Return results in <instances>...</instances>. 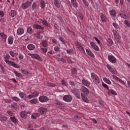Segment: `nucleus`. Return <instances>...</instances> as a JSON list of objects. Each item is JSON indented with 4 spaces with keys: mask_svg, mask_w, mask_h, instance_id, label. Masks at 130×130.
<instances>
[{
    "mask_svg": "<svg viewBox=\"0 0 130 130\" xmlns=\"http://www.w3.org/2000/svg\"><path fill=\"white\" fill-rule=\"evenodd\" d=\"M94 38L96 42H98V44H101V42H100V40H99L97 37H94Z\"/></svg>",
    "mask_w": 130,
    "mask_h": 130,
    "instance_id": "nucleus-62",
    "label": "nucleus"
},
{
    "mask_svg": "<svg viewBox=\"0 0 130 130\" xmlns=\"http://www.w3.org/2000/svg\"><path fill=\"white\" fill-rule=\"evenodd\" d=\"M112 33L114 35V38L116 39H120V38H121L120 37V36H119V34L117 31H116V30L113 29L112 30Z\"/></svg>",
    "mask_w": 130,
    "mask_h": 130,
    "instance_id": "nucleus-13",
    "label": "nucleus"
},
{
    "mask_svg": "<svg viewBox=\"0 0 130 130\" xmlns=\"http://www.w3.org/2000/svg\"><path fill=\"white\" fill-rule=\"evenodd\" d=\"M3 102H5L6 103H10V102H12V101L10 99H3L2 100Z\"/></svg>",
    "mask_w": 130,
    "mask_h": 130,
    "instance_id": "nucleus-51",
    "label": "nucleus"
},
{
    "mask_svg": "<svg viewBox=\"0 0 130 130\" xmlns=\"http://www.w3.org/2000/svg\"><path fill=\"white\" fill-rule=\"evenodd\" d=\"M91 79L94 83V84H99L100 83V80H99V77L95 75V73H91Z\"/></svg>",
    "mask_w": 130,
    "mask_h": 130,
    "instance_id": "nucleus-2",
    "label": "nucleus"
},
{
    "mask_svg": "<svg viewBox=\"0 0 130 130\" xmlns=\"http://www.w3.org/2000/svg\"><path fill=\"white\" fill-rule=\"evenodd\" d=\"M103 80L106 83L108 84V85H111V81L109 80V79H107L106 77L103 78Z\"/></svg>",
    "mask_w": 130,
    "mask_h": 130,
    "instance_id": "nucleus-37",
    "label": "nucleus"
},
{
    "mask_svg": "<svg viewBox=\"0 0 130 130\" xmlns=\"http://www.w3.org/2000/svg\"><path fill=\"white\" fill-rule=\"evenodd\" d=\"M19 96L20 98H22V99H24V100H27L28 99V97H27L26 93L24 92L19 93Z\"/></svg>",
    "mask_w": 130,
    "mask_h": 130,
    "instance_id": "nucleus-20",
    "label": "nucleus"
},
{
    "mask_svg": "<svg viewBox=\"0 0 130 130\" xmlns=\"http://www.w3.org/2000/svg\"><path fill=\"white\" fill-rule=\"evenodd\" d=\"M8 118L5 115H0V120L1 121H7Z\"/></svg>",
    "mask_w": 130,
    "mask_h": 130,
    "instance_id": "nucleus-29",
    "label": "nucleus"
},
{
    "mask_svg": "<svg viewBox=\"0 0 130 130\" xmlns=\"http://www.w3.org/2000/svg\"><path fill=\"white\" fill-rule=\"evenodd\" d=\"M20 116L22 118H26V117H27V114L26 113V112L25 111H22L20 113Z\"/></svg>",
    "mask_w": 130,
    "mask_h": 130,
    "instance_id": "nucleus-31",
    "label": "nucleus"
},
{
    "mask_svg": "<svg viewBox=\"0 0 130 130\" xmlns=\"http://www.w3.org/2000/svg\"><path fill=\"white\" fill-rule=\"evenodd\" d=\"M8 42L9 44L12 45L14 42V38L13 37H9L8 39Z\"/></svg>",
    "mask_w": 130,
    "mask_h": 130,
    "instance_id": "nucleus-28",
    "label": "nucleus"
},
{
    "mask_svg": "<svg viewBox=\"0 0 130 130\" xmlns=\"http://www.w3.org/2000/svg\"><path fill=\"white\" fill-rule=\"evenodd\" d=\"M10 120L13 122V123H15V124H16L18 123V119H17V118L15 117V116L10 117Z\"/></svg>",
    "mask_w": 130,
    "mask_h": 130,
    "instance_id": "nucleus-23",
    "label": "nucleus"
},
{
    "mask_svg": "<svg viewBox=\"0 0 130 130\" xmlns=\"http://www.w3.org/2000/svg\"><path fill=\"white\" fill-rule=\"evenodd\" d=\"M81 96L83 101L86 103H89V99H88V98L87 97V96L89 95V89L86 87L83 86L81 88Z\"/></svg>",
    "mask_w": 130,
    "mask_h": 130,
    "instance_id": "nucleus-1",
    "label": "nucleus"
},
{
    "mask_svg": "<svg viewBox=\"0 0 130 130\" xmlns=\"http://www.w3.org/2000/svg\"><path fill=\"white\" fill-rule=\"evenodd\" d=\"M39 112L41 114H45L47 112V109L45 108L40 107L39 109Z\"/></svg>",
    "mask_w": 130,
    "mask_h": 130,
    "instance_id": "nucleus-14",
    "label": "nucleus"
},
{
    "mask_svg": "<svg viewBox=\"0 0 130 130\" xmlns=\"http://www.w3.org/2000/svg\"><path fill=\"white\" fill-rule=\"evenodd\" d=\"M31 94H32V96L34 98H35V97H38V96L39 95V92L37 91H35L34 92H32Z\"/></svg>",
    "mask_w": 130,
    "mask_h": 130,
    "instance_id": "nucleus-42",
    "label": "nucleus"
},
{
    "mask_svg": "<svg viewBox=\"0 0 130 130\" xmlns=\"http://www.w3.org/2000/svg\"><path fill=\"white\" fill-rule=\"evenodd\" d=\"M108 46H111L113 44V42L112 41V39H111V38L108 39Z\"/></svg>",
    "mask_w": 130,
    "mask_h": 130,
    "instance_id": "nucleus-39",
    "label": "nucleus"
},
{
    "mask_svg": "<svg viewBox=\"0 0 130 130\" xmlns=\"http://www.w3.org/2000/svg\"><path fill=\"white\" fill-rule=\"evenodd\" d=\"M42 24L44 25V26H48V23L46 20H43Z\"/></svg>",
    "mask_w": 130,
    "mask_h": 130,
    "instance_id": "nucleus-54",
    "label": "nucleus"
},
{
    "mask_svg": "<svg viewBox=\"0 0 130 130\" xmlns=\"http://www.w3.org/2000/svg\"><path fill=\"white\" fill-rule=\"evenodd\" d=\"M41 32H40L36 34V37H37V38H38V39H41V38L43 37V36H42V35H41Z\"/></svg>",
    "mask_w": 130,
    "mask_h": 130,
    "instance_id": "nucleus-43",
    "label": "nucleus"
},
{
    "mask_svg": "<svg viewBox=\"0 0 130 130\" xmlns=\"http://www.w3.org/2000/svg\"><path fill=\"white\" fill-rule=\"evenodd\" d=\"M61 84L63 85V86H67L68 85V83L67 82V81H66V80H62Z\"/></svg>",
    "mask_w": 130,
    "mask_h": 130,
    "instance_id": "nucleus-55",
    "label": "nucleus"
},
{
    "mask_svg": "<svg viewBox=\"0 0 130 130\" xmlns=\"http://www.w3.org/2000/svg\"><path fill=\"white\" fill-rule=\"evenodd\" d=\"M71 92L74 94V95H76L78 99H81V96H80V91H79V90L77 89H72Z\"/></svg>",
    "mask_w": 130,
    "mask_h": 130,
    "instance_id": "nucleus-12",
    "label": "nucleus"
},
{
    "mask_svg": "<svg viewBox=\"0 0 130 130\" xmlns=\"http://www.w3.org/2000/svg\"><path fill=\"white\" fill-rule=\"evenodd\" d=\"M54 4L56 8H60V2L58 0H55L54 2Z\"/></svg>",
    "mask_w": 130,
    "mask_h": 130,
    "instance_id": "nucleus-30",
    "label": "nucleus"
},
{
    "mask_svg": "<svg viewBox=\"0 0 130 130\" xmlns=\"http://www.w3.org/2000/svg\"><path fill=\"white\" fill-rule=\"evenodd\" d=\"M17 35H23L24 34V29L22 27H19L17 31Z\"/></svg>",
    "mask_w": 130,
    "mask_h": 130,
    "instance_id": "nucleus-18",
    "label": "nucleus"
},
{
    "mask_svg": "<svg viewBox=\"0 0 130 130\" xmlns=\"http://www.w3.org/2000/svg\"><path fill=\"white\" fill-rule=\"evenodd\" d=\"M71 4L74 8H78L79 7V4L77 3V0H71Z\"/></svg>",
    "mask_w": 130,
    "mask_h": 130,
    "instance_id": "nucleus-22",
    "label": "nucleus"
},
{
    "mask_svg": "<svg viewBox=\"0 0 130 130\" xmlns=\"http://www.w3.org/2000/svg\"><path fill=\"white\" fill-rule=\"evenodd\" d=\"M108 58L109 61H110V62H112V63H115L116 61H117L116 58H115V57L113 55H109L108 56Z\"/></svg>",
    "mask_w": 130,
    "mask_h": 130,
    "instance_id": "nucleus-10",
    "label": "nucleus"
},
{
    "mask_svg": "<svg viewBox=\"0 0 130 130\" xmlns=\"http://www.w3.org/2000/svg\"><path fill=\"white\" fill-rule=\"evenodd\" d=\"M77 74V69L76 68H73L71 71V76L74 77Z\"/></svg>",
    "mask_w": 130,
    "mask_h": 130,
    "instance_id": "nucleus-36",
    "label": "nucleus"
},
{
    "mask_svg": "<svg viewBox=\"0 0 130 130\" xmlns=\"http://www.w3.org/2000/svg\"><path fill=\"white\" fill-rule=\"evenodd\" d=\"M86 53L89 56H90V57H92L93 58H94V57H95V55H94V54L93 53V52H92V51H91V50L89 49H86Z\"/></svg>",
    "mask_w": 130,
    "mask_h": 130,
    "instance_id": "nucleus-15",
    "label": "nucleus"
},
{
    "mask_svg": "<svg viewBox=\"0 0 130 130\" xmlns=\"http://www.w3.org/2000/svg\"><path fill=\"white\" fill-rule=\"evenodd\" d=\"M59 40H60L61 42H62V43H63V44H66V43H67V41H66V40H65L63 38H62V37H59Z\"/></svg>",
    "mask_w": 130,
    "mask_h": 130,
    "instance_id": "nucleus-46",
    "label": "nucleus"
},
{
    "mask_svg": "<svg viewBox=\"0 0 130 130\" xmlns=\"http://www.w3.org/2000/svg\"><path fill=\"white\" fill-rule=\"evenodd\" d=\"M40 7L42 10L45 9V2L43 0H40Z\"/></svg>",
    "mask_w": 130,
    "mask_h": 130,
    "instance_id": "nucleus-26",
    "label": "nucleus"
},
{
    "mask_svg": "<svg viewBox=\"0 0 130 130\" xmlns=\"http://www.w3.org/2000/svg\"><path fill=\"white\" fill-rule=\"evenodd\" d=\"M28 55L29 56H31L32 58H34L35 59H37L38 60H39L40 61H42V58L39 56V55L37 54H31V53H28Z\"/></svg>",
    "mask_w": 130,
    "mask_h": 130,
    "instance_id": "nucleus-3",
    "label": "nucleus"
},
{
    "mask_svg": "<svg viewBox=\"0 0 130 130\" xmlns=\"http://www.w3.org/2000/svg\"><path fill=\"white\" fill-rule=\"evenodd\" d=\"M39 100L40 102L43 103L44 102H47V101L49 100V99H48V98L45 95H42L39 98Z\"/></svg>",
    "mask_w": 130,
    "mask_h": 130,
    "instance_id": "nucleus-5",
    "label": "nucleus"
},
{
    "mask_svg": "<svg viewBox=\"0 0 130 130\" xmlns=\"http://www.w3.org/2000/svg\"><path fill=\"white\" fill-rule=\"evenodd\" d=\"M73 50H71V49H68L67 50V52L68 54H72V53H73Z\"/></svg>",
    "mask_w": 130,
    "mask_h": 130,
    "instance_id": "nucleus-60",
    "label": "nucleus"
},
{
    "mask_svg": "<svg viewBox=\"0 0 130 130\" xmlns=\"http://www.w3.org/2000/svg\"><path fill=\"white\" fill-rule=\"evenodd\" d=\"M7 113L9 115H10V116H11V117L15 116L14 113H13V112H12L11 111H8Z\"/></svg>",
    "mask_w": 130,
    "mask_h": 130,
    "instance_id": "nucleus-49",
    "label": "nucleus"
},
{
    "mask_svg": "<svg viewBox=\"0 0 130 130\" xmlns=\"http://www.w3.org/2000/svg\"><path fill=\"white\" fill-rule=\"evenodd\" d=\"M120 16L121 17V18H123V19H128V16L126 15V13L124 11H121L120 12Z\"/></svg>",
    "mask_w": 130,
    "mask_h": 130,
    "instance_id": "nucleus-16",
    "label": "nucleus"
},
{
    "mask_svg": "<svg viewBox=\"0 0 130 130\" xmlns=\"http://www.w3.org/2000/svg\"><path fill=\"white\" fill-rule=\"evenodd\" d=\"M90 44L91 47H92V48L94 49V50H95V51H99V50H100L99 47L98 46V45H97V44H96V43H95V42H90Z\"/></svg>",
    "mask_w": 130,
    "mask_h": 130,
    "instance_id": "nucleus-4",
    "label": "nucleus"
},
{
    "mask_svg": "<svg viewBox=\"0 0 130 130\" xmlns=\"http://www.w3.org/2000/svg\"><path fill=\"white\" fill-rule=\"evenodd\" d=\"M5 61L6 63H8L9 66H12V67H13L16 69H19V68H20L18 64H16L15 62L12 61H9L8 60H6Z\"/></svg>",
    "mask_w": 130,
    "mask_h": 130,
    "instance_id": "nucleus-7",
    "label": "nucleus"
},
{
    "mask_svg": "<svg viewBox=\"0 0 130 130\" xmlns=\"http://www.w3.org/2000/svg\"><path fill=\"white\" fill-rule=\"evenodd\" d=\"M63 100L66 102H71L73 100V97L70 95H66L63 96Z\"/></svg>",
    "mask_w": 130,
    "mask_h": 130,
    "instance_id": "nucleus-9",
    "label": "nucleus"
},
{
    "mask_svg": "<svg viewBox=\"0 0 130 130\" xmlns=\"http://www.w3.org/2000/svg\"><path fill=\"white\" fill-rule=\"evenodd\" d=\"M41 50L44 53H46L47 52V48H41Z\"/></svg>",
    "mask_w": 130,
    "mask_h": 130,
    "instance_id": "nucleus-59",
    "label": "nucleus"
},
{
    "mask_svg": "<svg viewBox=\"0 0 130 130\" xmlns=\"http://www.w3.org/2000/svg\"><path fill=\"white\" fill-rule=\"evenodd\" d=\"M42 45L44 47H47L48 46L47 41H46V40L43 41L42 43Z\"/></svg>",
    "mask_w": 130,
    "mask_h": 130,
    "instance_id": "nucleus-35",
    "label": "nucleus"
},
{
    "mask_svg": "<svg viewBox=\"0 0 130 130\" xmlns=\"http://www.w3.org/2000/svg\"><path fill=\"white\" fill-rule=\"evenodd\" d=\"M28 50H34L35 49V45L32 44H29L27 45Z\"/></svg>",
    "mask_w": 130,
    "mask_h": 130,
    "instance_id": "nucleus-27",
    "label": "nucleus"
},
{
    "mask_svg": "<svg viewBox=\"0 0 130 130\" xmlns=\"http://www.w3.org/2000/svg\"><path fill=\"white\" fill-rule=\"evenodd\" d=\"M7 35L5 34L4 32H0V39L2 42H7Z\"/></svg>",
    "mask_w": 130,
    "mask_h": 130,
    "instance_id": "nucleus-8",
    "label": "nucleus"
},
{
    "mask_svg": "<svg viewBox=\"0 0 130 130\" xmlns=\"http://www.w3.org/2000/svg\"><path fill=\"white\" fill-rule=\"evenodd\" d=\"M107 68L108 69L109 71L112 73V74H114V75H116L117 74V72H116V70H115L111 67L110 64H107Z\"/></svg>",
    "mask_w": 130,
    "mask_h": 130,
    "instance_id": "nucleus-11",
    "label": "nucleus"
},
{
    "mask_svg": "<svg viewBox=\"0 0 130 130\" xmlns=\"http://www.w3.org/2000/svg\"><path fill=\"white\" fill-rule=\"evenodd\" d=\"M27 32L29 34H32L33 33V29L30 26L27 27Z\"/></svg>",
    "mask_w": 130,
    "mask_h": 130,
    "instance_id": "nucleus-34",
    "label": "nucleus"
},
{
    "mask_svg": "<svg viewBox=\"0 0 130 130\" xmlns=\"http://www.w3.org/2000/svg\"><path fill=\"white\" fill-rule=\"evenodd\" d=\"M124 24L128 27H129L130 26V21L129 20H125L124 21Z\"/></svg>",
    "mask_w": 130,
    "mask_h": 130,
    "instance_id": "nucleus-45",
    "label": "nucleus"
},
{
    "mask_svg": "<svg viewBox=\"0 0 130 130\" xmlns=\"http://www.w3.org/2000/svg\"><path fill=\"white\" fill-rule=\"evenodd\" d=\"M101 20H102V22H103L104 23L106 21H107V18H106V16H105V15H104V14H102L101 15Z\"/></svg>",
    "mask_w": 130,
    "mask_h": 130,
    "instance_id": "nucleus-32",
    "label": "nucleus"
},
{
    "mask_svg": "<svg viewBox=\"0 0 130 130\" xmlns=\"http://www.w3.org/2000/svg\"><path fill=\"white\" fill-rule=\"evenodd\" d=\"M0 16L2 18L4 17L5 16V12H4V11H3L2 10H0Z\"/></svg>",
    "mask_w": 130,
    "mask_h": 130,
    "instance_id": "nucleus-61",
    "label": "nucleus"
},
{
    "mask_svg": "<svg viewBox=\"0 0 130 130\" xmlns=\"http://www.w3.org/2000/svg\"><path fill=\"white\" fill-rule=\"evenodd\" d=\"M82 2L85 7L89 6V3H88V2H87L86 0H82Z\"/></svg>",
    "mask_w": 130,
    "mask_h": 130,
    "instance_id": "nucleus-53",
    "label": "nucleus"
},
{
    "mask_svg": "<svg viewBox=\"0 0 130 130\" xmlns=\"http://www.w3.org/2000/svg\"><path fill=\"white\" fill-rule=\"evenodd\" d=\"M109 92L112 94V95H116V92L113 89H109Z\"/></svg>",
    "mask_w": 130,
    "mask_h": 130,
    "instance_id": "nucleus-52",
    "label": "nucleus"
},
{
    "mask_svg": "<svg viewBox=\"0 0 130 130\" xmlns=\"http://www.w3.org/2000/svg\"><path fill=\"white\" fill-rule=\"evenodd\" d=\"M16 15H17V12L15 10H12L10 14V17H15Z\"/></svg>",
    "mask_w": 130,
    "mask_h": 130,
    "instance_id": "nucleus-33",
    "label": "nucleus"
},
{
    "mask_svg": "<svg viewBox=\"0 0 130 130\" xmlns=\"http://www.w3.org/2000/svg\"><path fill=\"white\" fill-rule=\"evenodd\" d=\"M11 99H12L13 101H16V102L20 101V99L18 98L17 96H12Z\"/></svg>",
    "mask_w": 130,
    "mask_h": 130,
    "instance_id": "nucleus-44",
    "label": "nucleus"
},
{
    "mask_svg": "<svg viewBox=\"0 0 130 130\" xmlns=\"http://www.w3.org/2000/svg\"><path fill=\"white\" fill-rule=\"evenodd\" d=\"M30 103L31 104H37V103H38V100L34 99L30 100Z\"/></svg>",
    "mask_w": 130,
    "mask_h": 130,
    "instance_id": "nucleus-38",
    "label": "nucleus"
},
{
    "mask_svg": "<svg viewBox=\"0 0 130 130\" xmlns=\"http://www.w3.org/2000/svg\"><path fill=\"white\" fill-rule=\"evenodd\" d=\"M33 28H34L35 29H40V30H44V27L41 26L39 24H35L33 25Z\"/></svg>",
    "mask_w": 130,
    "mask_h": 130,
    "instance_id": "nucleus-21",
    "label": "nucleus"
},
{
    "mask_svg": "<svg viewBox=\"0 0 130 130\" xmlns=\"http://www.w3.org/2000/svg\"><path fill=\"white\" fill-rule=\"evenodd\" d=\"M110 15L111 16V17H115L116 16V11L114 9H112L109 11Z\"/></svg>",
    "mask_w": 130,
    "mask_h": 130,
    "instance_id": "nucleus-25",
    "label": "nucleus"
},
{
    "mask_svg": "<svg viewBox=\"0 0 130 130\" xmlns=\"http://www.w3.org/2000/svg\"><path fill=\"white\" fill-rule=\"evenodd\" d=\"M113 26H114V27L116 28V29H118L119 28V26H118V25L117 24H116L115 22L113 23Z\"/></svg>",
    "mask_w": 130,
    "mask_h": 130,
    "instance_id": "nucleus-58",
    "label": "nucleus"
},
{
    "mask_svg": "<svg viewBox=\"0 0 130 130\" xmlns=\"http://www.w3.org/2000/svg\"><path fill=\"white\" fill-rule=\"evenodd\" d=\"M9 53L10 54V55L12 57H15V56H16V53L14 52L13 51H10L9 52Z\"/></svg>",
    "mask_w": 130,
    "mask_h": 130,
    "instance_id": "nucleus-48",
    "label": "nucleus"
},
{
    "mask_svg": "<svg viewBox=\"0 0 130 130\" xmlns=\"http://www.w3.org/2000/svg\"><path fill=\"white\" fill-rule=\"evenodd\" d=\"M67 60L68 62H69V63H73V61H72V60L69 57H67Z\"/></svg>",
    "mask_w": 130,
    "mask_h": 130,
    "instance_id": "nucleus-64",
    "label": "nucleus"
},
{
    "mask_svg": "<svg viewBox=\"0 0 130 130\" xmlns=\"http://www.w3.org/2000/svg\"><path fill=\"white\" fill-rule=\"evenodd\" d=\"M30 6H31V2L27 1L21 5V8L23 10H26V9H28V7H30Z\"/></svg>",
    "mask_w": 130,
    "mask_h": 130,
    "instance_id": "nucleus-6",
    "label": "nucleus"
},
{
    "mask_svg": "<svg viewBox=\"0 0 130 130\" xmlns=\"http://www.w3.org/2000/svg\"><path fill=\"white\" fill-rule=\"evenodd\" d=\"M82 84L84 86H86V87H89L90 86V82L88 81V80L86 79L82 80Z\"/></svg>",
    "mask_w": 130,
    "mask_h": 130,
    "instance_id": "nucleus-24",
    "label": "nucleus"
},
{
    "mask_svg": "<svg viewBox=\"0 0 130 130\" xmlns=\"http://www.w3.org/2000/svg\"><path fill=\"white\" fill-rule=\"evenodd\" d=\"M15 75H16V77L18 78H22V74L17 71H13Z\"/></svg>",
    "mask_w": 130,
    "mask_h": 130,
    "instance_id": "nucleus-40",
    "label": "nucleus"
},
{
    "mask_svg": "<svg viewBox=\"0 0 130 130\" xmlns=\"http://www.w3.org/2000/svg\"><path fill=\"white\" fill-rule=\"evenodd\" d=\"M18 57H19V59H23L24 55L22 53H19L18 55Z\"/></svg>",
    "mask_w": 130,
    "mask_h": 130,
    "instance_id": "nucleus-56",
    "label": "nucleus"
},
{
    "mask_svg": "<svg viewBox=\"0 0 130 130\" xmlns=\"http://www.w3.org/2000/svg\"><path fill=\"white\" fill-rule=\"evenodd\" d=\"M21 72L24 75H28V74L29 73V72H28V70H27L26 69H21Z\"/></svg>",
    "mask_w": 130,
    "mask_h": 130,
    "instance_id": "nucleus-50",
    "label": "nucleus"
},
{
    "mask_svg": "<svg viewBox=\"0 0 130 130\" xmlns=\"http://www.w3.org/2000/svg\"><path fill=\"white\" fill-rule=\"evenodd\" d=\"M40 116V114L38 113H34L31 114V118L32 119H37Z\"/></svg>",
    "mask_w": 130,
    "mask_h": 130,
    "instance_id": "nucleus-17",
    "label": "nucleus"
},
{
    "mask_svg": "<svg viewBox=\"0 0 130 130\" xmlns=\"http://www.w3.org/2000/svg\"><path fill=\"white\" fill-rule=\"evenodd\" d=\"M59 47L58 46H56L54 47V50L55 51H59Z\"/></svg>",
    "mask_w": 130,
    "mask_h": 130,
    "instance_id": "nucleus-63",
    "label": "nucleus"
},
{
    "mask_svg": "<svg viewBox=\"0 0 130 130\" xmlns=\"http://www.w3.org/2000/svg\"><path fill=\"white\" fill-rule=\"evenodd\" d=\"M47 86H48V87H51V88H52L53 87H55L56 86V85H55V84L51 83L50 82H47Z\"/></svg>",
    "mask_w": 130,
    "mask_h": 130,
    "instance_id": "nucleus-41",
    "label": "nucleus"
},
{
    "mask_svg": "<svg viewBox=\"0 0 130 130\" xmlns=\"http://www.w3.org/2000/svg\"><path fill=\"white\" fill-rule=\"evenodd\" d=\"M102 85H103V87H104V88H106V89H107V90H109V88L108 87V85H107V84L104 83H103Z\"/></svg>",
    "mask_w": 130,
    "mask_h": 130,
    "instance_id": "nucleus-57",
    "label": "nucleus"
},
{
    "mask_svg": "<svg viewBox=\"0 0 130 130\" xmlns=\"http://www.w3.org/2000/svg\"><path fill=\"white\" fill-rule=\"evenodd\" d=\"M76 46L80 51H85L84 48H83V46H82V45L80 44V43H76Z\"/></svg>",
    "mask_w": 130,
    "mask_h": 130,
    "instance_id": "nucleus-19",
    "label": "nucleus"
},
{
    "mask_svg": "<svg viewBox=\"0 0 130 130\" xmlns=\"http://www.w3.org/2000/svg\"><path fill=\"white\" fill-rule=\"evenodd\" d=\"M32 10H36L37 9V3H34L31 6Z\"/></svg>",
    "mask_w": 130,
    "mask_h": 130,
    "instance_id": "nucleus-47",
    "label": "nucleus"
}]
</instances>
